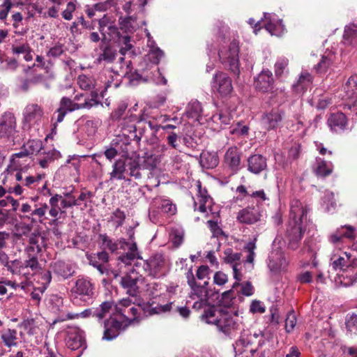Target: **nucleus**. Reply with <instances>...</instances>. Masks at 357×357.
I'll list each match as a JSON object with an SVG mask.
<instances>
[{
	"mask_svg": "<svg viewBox=\"0 0 357 357\" xmlns=\"http://www.w3.org/2000/svg\"><path fill=\"white\" fill-rule=\"evenodd\" d=\"M236 294L233 289L224 291L220 296L216 304H212L200 315L202 321L215 325L219 331L225 335H229L237 326L233 315L238 316L235 302Z\"/></svg>",
	"mask_w": 357,
	"mask_h": 357,
	"instance_id": "f257e3e1",
	"label": "nucleus"
},
{
	"mask_svg": "<svg viewBox=\"0 0 357 357\" xmlns=\"http://www.w3.org/2000/svg\"><path fill=\"white\" fill-rule=\"evenodd\" d=\"M307 210L298 199L291 202L289 218L287 225L285 236L288 241V248L296 250L306 230L303 225L304 220L307 218Z\"/></svg>",
	"mask_w": 357,
	"mask_h": 357,
	"instance_id": "f03ea898",
	"label": "nucleus"
},
{
	"mask_svg": "<svg viewBox=\"0 0 357 357\" xmlns=\"http://www.w3.org/2000/svg\"><path fill=\"white\" fill-rule=\"evenodd\" d=\"M140 179L142 173L139 172V155L135 157H120L112 165V170L109 173L111 181L126 180V176Z\"/></svg>",
	"mask_w": 357,
	"mask_h": 357,
	"instance_id": "7ed1b4c3",
	"label": "nucleus"
},
{
	"mask_svg": "<svg viewBox=\"0 0 357 357\" xmlns=\"http://www.w3.org/2000/svg\"><path fill=\"white\" fill-rule=\"evenodd\" d=\"M97 31H91L89 33L88 38L91 43L100 44L109 43L120 41L121 32L116 26L114 22H112L109 17L104 15L102 17L98 20Z\"/></svg>",
	"mask_w": 357,
	"mask_h": 357,
	"instance_id": "20e7f679",
	"label": "nucleus"
},
{
	"mask_svg": "<svg viewBox=\"0 0 357 357\" xmlns=\"http://www.w3.org/2000/svg\"><path fill=\"white\" fill-rule=\"evenodd\" d=\"M239 52V42L235 39L230 43L227 48L218 51L219 60L224 68L230 71L237 78L241 74Z\"/></svg>",
	"mask_w": 357,
	"mask_h": 357,
	"instance_id": "39448f33",
	"label": "nucleus"
},
{
	"mask_svg": "<svg viewBox=\"0 0 357 357\" xmlns=\"http://www.w3.org/2000/svg\"><path fill=\"white\" fill-rule=\"evenodd\" d=\"M131 130L130 132H133V137L122 134L116 135L112 140V146H115L119 151L121 157H130V153H135L137 149L139 148L141 137L136 134V126L135 125L130 126Z\"/></svg>",
	"mask_w": 357,
	"mask_h": 357,
	"instance_id": "423d86ee",
	"label": "nucleus"
},
{
	"mask_svg": "<svg viewBox=\"0 0 357 357\" xmlns=\"http://www.w3.org/2000/svg\"><path fill=\"white\" fill-rule=\"evenodd\" d=\"M127 319L128 320V322L125 324L112 316H111L109 319H105L104 321V332L102 340L111 341L116 338L121 332L124 331L128 325L134 320H135L136 318H134L133 319Z\"/></svg>",
	"mask_w": 357,
	"mask_h": 357,
	"instance_id": "0eeeda50",
	"label": "nucleus"
},
{
	"mask_svg": "<svg viewBox=\"0 0 357 357\" xmlns=\"http://www.w3.org/2000/svg\"><path fill=\"white\" fill-rule=\"evenodd\" d=\"M211 87L216 91L221 97L227 98L233 91L231 78L225 72L218 71L213 77Z\"/></svg>",
	"mask_w": 357,
	"mask_h": 357,
	"instance_id": "6e6552de",
	"label": "nucleus"
},
{
	"mask_svg": "<svg viewBox=\"0 0 357 357\" xmlns=\"http://www.w3.org/2000/svg\"><path fill=\"white\" fill-rule=\"evenodd\" d=\"M44 111L43 107L36 103L28 104L22 113V124L23 127L30 129L32 126H35L40 121Z\"/></svg>",
	"mask_w": 357,
	"mask_h": 357,
	"instance_id": "1a4fd4ad",
	"label": "nucleus"
},
{
	"mask_svg": "<svg viewBox=\"0 0 357 357\" xmlns=\"http://www.w3.org/2000/svg\"><path fill=\"white\" fill-rule=\"evenodd\" d=\"M16 119L11 112H6L0 117V137L15 142Z\"/></svg>",
	"mask_w": 357,
	"mask_h": 357,
	"instance_id": "9d476101",
	"label": "nucleus"
},
{
	"mask_svg": "<svg viewBox=\"0 0 357 357\" xmlns=\"http://www.w3.org/2000/svg\"><path fill=\"white\" fill-rule=\"evenodd\" d=\"M94 285L91 282L84 277L79 276L75 282V287L72 289V292L75 294V298L77 296H80V299L86 301L91 300L94 294Z\"/></svg>",
	"mask_w": 357,
	"mask_h": 357,
	"instance_id": "9b49d317",
	"label": "nucleus"
},
{
	"mask_svg": "<svg viewBox=\"0 0 357 357\" xmlns=\"http://www.w3.org/2000/svg\"><path fill=\"white\" fill-rule=\"evenodd\" d=\"M185 277L187 279V283L190 288L189 296L192 299H195V297H203L204 292L211 288L208 280L204 281L203 284L196 282L192 266L186 272Z\"/></svg>",
	"mask_w": 357,
	"mask_h": 357,
	"instance_id": "f8f14e48",
	"label": "nucleus"
},
{
	"mask_svg": "<svg viewBox=\"0 0 357 357\" xmlns=\"http://www.w3.org/2000/svg\"><path fill=\"white\" fill-rule=\"evenodd\" d=\"M242 152L236 146L229 147L224 155V162L231 174L241 169Z\"/></svg>",
	"mask_w": 357,
	"mask_h": 357,
	"instance_id": "ddd939ff",
	"label": "nucleus"
},
{
	"mask_svg": "<svg viewBox=\"0 0 357 357\" xmlns=\"http://www.w3.org/2000/svg\"><path fill=\"white\" fill-rule=\"evenodd\" d=\"M284 116L285 112L284 109L280 107H274L263 114L262 121L266 126L268 130H275L282 125Z\"/></svg>",
	"mask_w": 357,
	"mask_h": 357,
	"instance_id": "4468645a",
	"label": "nucleus"
},
{
	"mask_svg": "<svg viewBox=\"0 0 357 357\" xmlns=\"http://www.w3.org/2000/svg\"><path fill=\"white\" fill-rule=\"evenodd\" d=\"M254 86L258 91L262 93L273 92L274 79L272 72L269 70H263L257 77H255Z\"/></svg>",
	"mask_w": 357,
	"mask_h": 357,
	"instance_id": "2eb2a0df",
	"label": "nucleus"
},
{
	"mask_svg": "<svg viewBox=\"0 0 357 357\" xmlns=\"http://www.w3.org/2000/svg\"><path fill=\"white\" fill-rule=\"evenodd\" d=\"M165 264L162 254L156 253L144 262V269L149 273V275L157 278L164 268Z\"/></svg>",
	"mask_w": 357,
	"mask_h": 357,
	"instance_id": "dca6fc26",
	"label": "nucleus"
},
{
	"mask_svg": "<svg viewBox=\"0 0 357 357\" xmlns=\"http://www.w3.org/2000/svg\"><path fill=\"white\" fill-rule=\"evenodd\" d=\"M75 266V264L63 260H57L50 264L52 271L63 280H67L74 275Z\"/></svg>",
	"mask_w": 357,
	"mask_h": 357,
	"instance_id": "f3484780",
	"label": "nucleus"
},
{
	"mask_svg": "<svg viewBox=\"0 0 357 357\" xmlns=\"http://www.w3.org/2000/svg\"><path fill=\"white\" fill-rule=\"evenodd\" d=\"M261 211L258 206H248L241 210L237 215V220L243 224L252 225L259 221Z\"/></svg>",
	"mask_w": 357,
	"mask_h": 357,
	"instance_id": "a211bd4d",
	"label": "nucleus"
},
{
	"mask_svg": "<svg viewBox=\"0 0 357 357\" xmlns=\"http://www.w3.org/2000/svg\"><path fill=\"white\" fill-rule=\"evenodd\" d=\"M248 171L254 174H259L267 169V158L259 153L250 155L248 159Z\"/></svg>",
	"mask_w": 357,
	"mask_h": 357,
	"instance_id": "6ab92c4d",
	"label": "nucleus"
},
{
	"mask_svg": "<svg viewBox=\"0 0 357 357\" xmlns=\"http://www.w3.org/2000/svg\"><path fill=\"white\" fill-rule=\"evenodd\" d=\"M264 17L266 23L264 24L266 30L272 36H280L284 31V25L282 24V20L275 19L271 13H264Z\"/></svg>",
	"mask_w": 357,
	"mask_h": 357,
	"instance_id": "aec40b11",
	"label": "nucleus"
},
{
	"mask_svg": "<svg viewBox=\"0 0 357 357\" xmlns=\"http://www.w3.org/2000/svg\"><path fill=\"white\" fill-rule=\"evenodd\" d=\"M355 237L356 228L351 225H344L329 236V241L333 244H337L342 242L344 238L354 239Z\"/></svg>",
	"mask_w": 357,
	"mask_h": 357,
	"instance_id": "412c9836",
	"label": "nucleus"
},
{
	"mask_svg": "<svg viewBox=\"0 0 357 357\" xmlns=\"http://www.w3.org/2000/svg\"><path fill=\"white\" fill-rule=\"evenodd\" d=\"M312 82L313 76L307 72H303L296 82L292 84V91L298 96H302L311 86Z\"/></svg>",
	"mask_w": 357,
	"mask_h": 357,
	"instance_id": "4be33fe9",
	"label": "nucleus"
},
{
	"mask_svg": "<svg viewBox=\"0 0 357 357\" xmlns=\"http://www.w3.org/2000/svg\"><path fill=\"white\" fill-rule=\"evenodd\" d=\"M123 77L128 80V85L130 86H136L141 83L148 82L147 77H143L138 70L132 68L131 61L126 65V72Z\"/></svg>",
	"mask_w": 357,
	"mask_h": 357,
	"instance_id": "5701e85b",
	"label": "nucleus"
},
{
	"mask_svg": "<svg viewBox=\"0 0 357 357\" xmlns=\"http://www.w3.org/2000/svg\"><path fill=\"white\" fill-rule=\"evenodd\" d=\"M327 123L333 131L343 130L347 125V118L341 112L332 113L328 119Z\"/></svg>",
	"mask_w": 357,
	"mask_h": 357,
	"instance_id": "b1692460",
	"label": "nucleus"
},
{
	"mask_svg": "<svg viewBox=\"0 0 357 357\" xmlns=\"http://www.w3.org/2000/svg\"><path fill=\"white\" fill-rule=\"evenodd\" d=\"M101 53L96 59L98 63L105 61L107 63H112L117 56L116 50L111 45L110 43L100 44L99 46Z\"/></svg>",
	"mask_w": 357,
	"mask_h": 357,
	"instance_id": "393cba45",
	"label": "nucleus"
},
{
	"mask_svg": "<svg viewBox=\"0 0 357 357\" xmlns=\"http://www.w3.org/2000/svg\"><path fill=\"white\" fill-rule=\"evenodd\" d=\"M66 346L71 350H77L82 348L77 357H79L83 351L86 348V344L84 337L78 333H73L68 335L66 339Z\"/></svg>",
	"mask_w": 357,
	"mask_h": 357,
	"instance_id": "a878e982",
	"label": "nucleus"
},
{
	"mask_svg": "<svg viewBox=\"0 0 357 357\" xmlns=\"http://www.w3.org/2000/svg\"><path fill=\"white\" fill-rule=\"evenodd\" d=\"M333 170V165L331 162L317 158L314 167V173L318 177L326 178L331 175Z\"/></svg>",
	"mask_w": 357,
	"mask_h": 357,
	"instance_id": "bb28decb",
	"label": "nucleus"
},
{
	"mask_svg": "<svg viewBox=\"0 0 357 357\" xmlns=\"http://www.w3.org/2000/svg\"><path fill=\"white\" fill-rule=\"evenodd\" d=\"M199 163L206 169H213L218 165L219 158L217 152L203 151L199 155Z\"/></svg>",
	"mask_w": 357,
	"mask_h": 357,
	"instance_id": "cd10ccee",
	"label": "nucleus"
},
{
	"mask_svg": "<svg viewBox=\"0 0 357 357\" xmlns=\"http://www.w3.org/2000/svg\"><path fill=\"white\" fill-rule=\"evenodd\" d=\"M343 87L346 98L353 100L354 103L356 104L357 102V75H354L349 77Z\"/></svg>",
	"mask_w": 357,
	"mask_h": 357,
	"instance_id": "c85d7f7f",
	"label": "nucleus"
},
{
	"mask_svg": "<svg viewBox=\"0 0 357 357\" xmlns=\"http://www.w3.org/2000/svg\"><path fill=\"white\" fill-rule=\"evenodd\" d=\"M33 206L35 208L32 209V206L29 204L25 203L22 205L20 211L24 213H31V216L36 215L40 218L45 215L46 210L49 208L45 203L40 204V205L34 204Z\"/></svg>",
	"mask_w": 357,
	"mask_h": 357,
	"instance_id": "c756f323",
	"label": "nucleus"
},
{
	"mask_svg": "<svg viewBox=\"0 0 357 357\" xmlns=\"http://www.w3.org/2000/svg\"><path fill=\"white\" fill-rule=\"evenodd\" d=\"M158 162V160L155 155L145 153L142 162L139 159V172H141L142 169L153 170Z\"/></svg>",
	"mask_w": 357,
	"mask_h": 357,
	"instance_id": "7c9ffc66",
	"label": "nucleus"
},
{
	"mask_svg": "<svg viewBox=\"0 0 357 357\" xmlns=\"http://www.w3.org/2000/svg\"><path fill=\"white\" fill-rule=\"evenodd\" d=\"M128 252L119 256L118 260L125 264H130L132 261L136 258L142 259L138 253H136L137 250V243H130V247H128Z\"/></svg>",
	"mask_w": 357,
	"mask_h": 357,
	"instance_id": "2f4dec72",
	"label": "nucleus"
},
{
	"mask_svg": "<svg viewBox=\"0 0 357 357\" xmlns=\"http://www.w3.org/2000/svg\"><path fill=\"white\" fill-rule=\"evenodd\" d=\"M121 285L128 290V293L130 296H135L137 290V280L132 278L130 275H126L121 278Z\"/></svg>",
	"mask_w": 357,
	"mask_h": 357,
	"instance_id": "473e14b6",
	"label": "nucleus"
},
{
	"mask_svg": "<svg viewBox=\"0 0 357 357\" xmlns=\"http://www.w3.org/2000/svg\"><path fill=\"white\" fill-rule=\"evenodd\" d=\"M199 203V206L197 210L201 213L206 212L208 208L211 213L214 214L215 212L213 211V200L211 197L202 196V197H197ZM195 211L197 210V202L194 201L193 204Z\"/></svg>",
	"mask_w": 357,
	"mask_h": 357,
	"instance_id": "72a5a7b5",
	"label": "nucleus"
},
{
	"mask_svg": "<svg viewBox=\"0 0 357 357\" xmlns=\"http://www.w3.org/2000/svg\"><path fill=\"white\" fill-rule=\"evenodd\" d=\"M202 112V108L200 102L195 100L188 105L185 114L188 119H197L200 116Z\"/></svg>",
	"mask_w": 357,
	"mask_h": 357,
	"instance_id": "f704fd0d",
	"label": "nucleus"
},
{
	"mask_svg": "<svg viewBox=\"0 0 357 357\" xmlns=\"http://www.w3.org/2000/svg\"><path fill=\"white\" fill-rule=\"evenodd\" d=\"M41 154L46 155L42 159L38 160V163L42 168H47L50 162H53L54 160L61 157L60 152L56 149H53L48 152H43Z\"/></svg>",
	"mask_w": 357,
	"mask_h": 357,
	"instance_id": "c9c22d12",
	"label": "nucleus"
},
{
	"mask_svg": "<svg viewBox=\"0 0 357 357\" xmlns=\"http://www.w3.org/2000/svg\"><path fill=\"white\" fill-rule=\"evenodd\" d=\"M333 63V61L331 56L323 55L319 63L314 66V70L318 74H325Z\"/></svg>",
	"mask_w": 357,
	"mask_h": 357,
	"instance_id": "e433bc0d",
	"label": "nucleus"
},
{
	"mask_svg": "<svg viewBox=\"0 0 357 357\" xmlns=\"http://www.w3.org/2000/svg\"><path fill=\"white\" fill-rule=\"evenodd\" d=\"M98 239L101 241V247L103 248V250L108 249L113 253L119 249L117 242L113 241L107 234H99Z\"/></svg>",
	"mask_w": 357,
	"mask_h": 357,
	"instance_id": "4c0bfd02",
	"label": "nucleus"
},
{
	"mask_svg": "<svg viewBox=\"0 0 357 357\" xmlns=\"http://www.w3.org/2000/svg\"><path fill=\"white\" fill-rule=\"evenodd\" d=\"M224 255L223 261L227 264L231 265V266H233V264H238V262L241 260L242 256L241 252H234L230 248L224 250Z\"/></svg>",
	"mask_w": 357,
	"mask_h": 357,
	"instance_id": "58836bf2",
	"label": "nucleus"
},
{
	"mask_svg": "<svg viewBox=\"0 0 357 357\" xmlns=\"http://www.w3.org/2000/svg\"><path fill=\"white\" fill-rule=\"evenodd\" d=\"M114 305L113 301H104L102 302L99 307H96L94 310V317L98 318V319H102L107 313H108L110 310H112Z\"/></svg>",
	"mask_w": 357,
	"mask_h": 357,
	"instance_id": "ea45409f",
	"label": "nucleus"
},
{
	"mask_svg": "<svg viewBox=\"0 0 357 357\" xmlns=\"http://www.w3.org/2000/svg\"><path fill=\"white\" fill-rule=\"evenodd\" d=\"M128 107V104L126 101H121L118 104L117 107L110 114V119L112 121H118L121 120Z\"/></svg>",
	"mask_w": 357,
	"mask_h": 357,
	"instance_id": "a19ab883",
	"label": "nucleus"
},
{
	"mask_svg": "<svg viewBox=\"0 0 357 357\" xmlns=\"http://www.w3.org/2000/svg\"><path fill=\"white\" fill-rule=\"evenodd\" d=\"M1 339L6 346L11 347L17 344L15 340L17 339V331L8 328L7 332L1 335Z\"/></svg>",
	"mask_w": 357,
	"mask_h": 357,
	"instance_id": "79ce46f5",
	"label": "nucleus"
},
{
	"mask_svg": "<svg viewBox=\"0 0 357 357\" xmlns=\"http://www.w3.org/2000/svg\"><path fill=\"white\" fill-rule=\"evenodd\" d=\"M0 62L3 64V70H15L18 67V63L16 59L9 58L3 54H0Z\"/></svg>",
	"mask_w": 357,
	"mask_h": 357,
	"instance_id": "37998d69",
	"label": "nucleus"
},
{
	"mask_svg": "<svg viewBox=\"0 0 357 357\" xmlns=\"http://www.w3.org/2000/svg\"><path fill=\"white\" fill-rule=\"evenodd\" d=\"M158 208L162 212L167 213V215H172L176 213V207L169 199L161 200Z\"/></svg>",
	"mask_w": 357,
	"mask_h": 357,
	"instance_id": "c03bdc74",
	"label": "nucleus"
},
{
	"mask_svg": "<svg viewBox=\"0 0 357 357\" xmlns=\"http://www.w3.org/2000/svg\"><path fill=\"white\" fill-rule=\"evenodd\" d=\"M28 241L31 245H42L43 248L45 243V238L41 235L40 231L37 229L29 234Z\"/></svg>",
	"mask_w": 357,
	"mask_h": 357,
	"instance_id": "a18cd8bd",
	"label": "nucleus"
},
{
	"mask_svg": "<svg viewBox=\"0 0 357 357\" xmlns=\"http://www.w3.org/2000/svg\"><path fill=\"white\" fill-rule=\"evenodd\" d=\"M183 233L176 229L170 234L171 242L175 248H179L183 242Z\"/></svg>",
	"mask_w": 357,
	"mask_h": 357,
	"instance_id": "49530a36",
	"label": "nucleus"
},
{
	"mask_svg": "<svg viewBox=\"0 0 357 357\" xmlns=\"http://www.w3.org/2000/svg\"><path fill=\"white\" fill-rule=\"evenodd\" d=\"M331 266L334 271L340 270L348 272V259H345L344 257H339L333 260Z\"/></svg>",
	"mask_w": 357,
	"mask_h": 357,
	"instance_id": "de8ad7c7",
	"label": "nucleus"
},
{
	"mask_svg": "<svg viewBox=\"0 0 357 357\" xmlns=\"http://www.w3.org/2000/svg\"><path fill=\"white\" fill-rule=\"evenodd\" d=\"M207 225L213 234V236L218 238L220 236H223L227 237L224 231L219 227L217 221L213 220H208Z\"/></svg>",
	"mask_w": 357,
	"mask_h": 357,
	"instance_id": "09e8293b",
	"label": "nucleus"
},
{
	"mask_svg": "<svg viewBox=\"0 0 357 357\" xmlns=\"http://www.w3.org/2000/svg\"><path fill=\"white\" fill-rule=\"evenodd\" d=\"M27 145V151H30V154H33L34 153H39L43 149V143L40 139L29 140Z\"/></svg>",
	"mask_w": 357,
	"mask_h": 357,
	"instance_id": "8fccbe9b",
	"label": "nucleus"
},
{
	"mask_svg": "<svg viewBox=\"0 0 357 357\" xmlns=\"http://www.w3.org/2000/svg\"><path fill=\"white\" fill-rule=\"evenodd\" d=\"M181 139H182V136H178L174 132H169L167 137V142L168 145L174 149H179L180 145L178 142H180Z\"/></svg>",
	"mask_w": 357,
	"mask_h": 357,
	"instance_id": "3c124183",
	"label": "nucleus"
},
{
	"mask_svg": "<svg viewBox=\"0 0 357 357\" xmlns=\"http://www.w3.org/2000/svg\"><path fill=\"white\" fill-rule=\"evenodd\" d=\"M220 291L218 289H216L215 287L210 288L207 291L204 292V298L205 299H207V302L210 303V301L212 302H216L218 301L220 298Z\"/></svg>",
	"mask_w": 357,
	"mask_h": 357,
	"instance_id": "603ef678",
	"label": "nucleus"
},
{
	"mask_svg": "<svg viewBox=\"0 0 357 357\" xmlns=\"http://www.w3.org/2000/svg\"><path fill=\"white\" fill-rule=\"evenodd\" d=\"M288 66V60L281 59L278 61L274 66L275 75L278 78H281Z\"/></svg>",
	"mask_w": 357,
	"mask_h": 357,
	"instance_id": "864d4df0",
	"label": "nucleus"
},
{
	"mask_svg": "<svg viewBox=\"0 0 357 357\" xmlns=\"http://www.w3.org/2000/svg\"><path fill=\"white\" fill-rule=\"evenodd\" d=\"M182 142L188 147L192 149H197L199 143L197 137L191 135H182Z\"/></svg>",
	"mask_w": 357,
	"mask_h": 357,
	"instance_id": "5fc2aeb1",
	"label": "nucleus"
},
{
	"mask_svg": "<svg viewBox=\"0 0 357 357\" xmlns=\"http://www.w3.org/2000/svg\"><path fill=\"white\" fill-rule=\"evenodd\" d=\"M345 325L347 329L351 332L354 329H357V314L354 313L347 314Z\"/></svg>",
	"mask_w": 357,
	"mask_h": 357,
	"instance_id": "6e6d98bb",
	"label": "nucleus"
},
{
	"mask_svg": "<svg viewBox=\"0 0 357 357\" xmlns=\"http://www.w3.org/2000/svg\"><path fill=\"white\" fill-rule=\"evenodd\" d=\"M250 128L247 125H243L241 122H238L236 127L233 128L231 133L237 136H247L249 132Z\"/></svg>",
	"mask_w": 357,
	"mask_h": 357,
	"instance_id": "4d7b16f0",
	"label": "nucleus"
},
{
	"mask_svg": "<svg viewBox=\"0 0 357 357\" xmlns=\"http://www.w3.org/2000/svg\"><path fill=\"white\" fill-rule=\"evenodd\" d=\"M353 268L356 269L353 271V273L347 275V276L351 278L350 280L351 284L357 281V256L352 257L348 262V272L351 271Z\"/></svg>",
	"mask_w": 357,
	"mask_h": 357,
	"instance_id": "13d9d810",
	"label": "nucleus"
},
{
	"mask_svg": "<svg viewBox=\"0 0 357 357\" xmlns=\"http://www.w3.org/2000/svg\"><path fill=\"white\" fill-rule=\"evenodd\" d=\"M144 116H145L144 114H142L140 116H138L136 114H133L132 113L131 109H130L128 111L126 116L124 118H123V121L124 123H134L136 121H137V122L144 121H145Z\"/></svg>",
	"mask_w": 357,
	"mask_h": 357,
	"instance_id": "bf43d9fd",
	"label": "nucleus"
},
{
	"mask_svg": "<svg viewBox=\"0 0 357 357\" xmlns=\"http://www.w3.org/2000/svg\"><path fill=\"white\" fill-rule=\"evenodd\" d=\"M29 259L24 261V266L30 268L32 271H37L40 268L38 262V257L28 256Z\"/></svg>",
	"mask_w": 357,
	"mask_h": 357,
	"instance_id": "052dcab7",
	"label": "nucleus"
},
{
	"mask_svg": "<svg viewBox=\"0 0 357 357\" xmlns=\"http://www.w3.org/2000/svg\"><path fill=\"white\" fill-rule=\"evenodd\" d=\"M103 154L107 160L112 161L117 155H119V151L115 146H112L111 142L109 146L105 147Z\"/></svg>",
	"mask_w": 357,
	"mask_h": 357,
	"instance_id": "680f3d73",
	"label": "nucleus"
},
{
	"mask_svg": "<svg viewBox=\"0 0 357 357\" xmlns=\"http://www.w3.org/2000/svg\"><path fill=\"white\" fill-rule=\"evenodd\" d=\"M301 145L294 144L288 151V159L291 160H297L300 157Z\"/></svg>",
	"mask_w": 357,
	"mask_h": 357,
	"instance_id": "e2e57ef3",
	"label": "nucleus"
},
{
	"mask_svg": "<svg viewBox=\"0 0 357 357\" xmlns=\"http://www.w3.org/2000/svg\"><path fill=\"white\" fill-rule=\"evenodd\" d=\"M266 311L265 306L262 304L260 301L254 300L252 301L250 306V312L255 314V313H264Z\"/></svg>",
	"mask_w": 357,
	"mask_h": 357,
	"instance_id": "0e129e2a",
	"label": "nucleus"
},
{
	"mask_svg": "<svg viewBox=\"0 0 357 357\" xmlns=\"http://www.w3.org/2000/svg\"><path fill=\"white\" fill-rule=\"evenodd\" d=\"M228 281L227 275L222 271H217L213 276L214 284L218 286H222Z\"/></svg>",
	"mask_w": 357,
	"mask_h": 357,
	"instance_id": "69168bd1",
	"label": "nucleus"
},
{
	"mask_svg": "<svg viewBox=\"0 0 357 357\" xmlns=\"http://www.w3.org/2000/svg\"><path fill=\"white\" fill-rule=\"evenodd\" d=\"M30 45L27 43H23L19 45H12L11 51L13 54L19 55L24 54V52H27L29 50Z\"/></svg>",
	"mask_w": 357,
	"mask_h": 357,
	"instance_id": "338daca9",
	"label": "nucleus"
},
{
	"mask_svg": "<svg viewBox=\"0 0 357 357\" xmlns=\"http://www.w3.org/2000/svg\"><path fill=\"white\" fill-rule=\"evenodd\" d=\"M211 270L207 265H201L199 266L196 271V278L199 280H204L206 278H208Z\"/></svg>",
	"mask_w": 357,
	"mask_h": 357,
	"instance_id": "774afa93",
	"label": "nucleus"
}]
</instances>
